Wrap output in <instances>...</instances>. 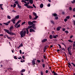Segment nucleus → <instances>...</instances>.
Listing matches in <instances>:
<instances>
[{"mask_svg": "<svg viewBox=\"0 0 75 75\" xmlns=\"http://www.w3.org/2000/svg\"><path fill=\"white\" fill-rule=\"evenodd\" d=\"M42 66H43V68H44V67H45V64H42Z\"/></svg>", "mask_w": 75, "mask_h": 75, "instance_id": "864d4df0", "label": "nucleus"}, {"mask_svg": "<svg viewBox=\"0 0 75 75\" xmlns=\"http://www.w3.org/2000/svg\"><path fill=\"white\" fill-rule=\"evenodd\" d=\"M23 44H21L18 47V48H20L21 47H23Z\"/></svg>", "mask_w": 75, "mask_h": 75, "instance_id": "412c9836", "label": "nucleus"}, {"mask_svg": "<svg viewBox=\"0 0 75 75\" xmlns=\"http://www.w3.org/2000/svg\"><path fill=\"white\" fill-rule=\"evenodd\" d=\"M60 28H61V26L57 27V31H59V30H60Z\"/></svg>", "mask_w": 75, "mask_h": 75, "instance_id": "2eb2a0df", "label": "nucleus"}, {"mask_svg": "<svg viewBox=\"0 0 75 75\" xmlns=\"http://www.w3.org/2000/svg\"><path fill=\"white\" fill-rule=\"evenodd\" d=\"M33 6L35 8H36V7L35 6V5H34V4H33Z\"/></svg>", "mask_w": 75, "mask_h": 75, "instance_id": "0e129e2a", "label": "nucleus"}, {"mask_svg": "<svg viewBox=\"0 0 75 75\" xmlns=\"http://www.w3.org/2000/svg\"><path fill=\"white\" fill-rule=\"evenodd\" d=\"M14 27L13 26H11V27L10 28L9 30L10 31H12V30H13V29Z\"/></svg>", "mask_w": 75, "mask_h": 75, "instance_id": "1a4fd4ad", "label": "nucleus"}, {"mask_svg": "<svg viewBox=\"0 0 75 75\" xmlns=\"http://www.w3.org/2000/svg\"><path fill=\"white\" fill-rule=\"evenodd\" d=\"M15 3L17 4H18V1H15Z\"/></svg>", "mask_w": 75, "mask_h": 75, "instance_id": "2f4dec72", "label": "nucleus"}, {"mask_svg": "<svg viewBox=\"0 0 75 75\" xmlns=\"http://www.w3.org/2000/svg\"><path fill=\"white\" fill-rule=\"evenodd\" d=\"M21 62H25V61L24 60H23V61H21Z\"/></svg>", "mask_w": 75, "mask_h": 75, "instance_id": "bf43d9fd", "label": "nucleus"}, {"mask_svg": "<svg viewBox=\"0 0 75 75\" xmlns=\"http://www.w3.org/2000/svg\"><path fill=\"white\" fill-rule=\"evenodd\" d=\"M38 17V16H35V17L34 18V20H36Z\"/></svg>", "mask_w": 75, "mask_h": 75, "instance_id": "c85d7f7f", "label": "nucleus"}, {"mask_svg": "<svg viewBox=\"0 0 75 75\" xmlns=\"http://www.w3.org/2000/svg\"><path fill=\"white\" fill-rule=\"evenodd\" d=\"M68 52L69 55H72V52H71V51H68Z\"/></svg>", "mask_w": 75, "mask_h": 75, "instance_id": "4be33fe9", "label": "nucleus"}, {"mask_svg": "<svg viewBox=\"0 0 75 75\" xmlns=\"http://www.w3.org/2000/svg\"><path fill=\"white\" fill-rule=\"evenodd\" d=\"M58 46H59V47L60 48H61V45H60L58 44Z\"/></svg>", "mask_w": 75, "mask_h": 75, "instance_id": "5fc2aeb1", "label": "nucleus"}, {"mask_svg": "<svg viewBox=\"0 0 75 75\" xmlns=\"http://www.w3.org/2000/svg\"><path fill=\"white\" fill-rule=\"evenodd\" d=\"M7 18L8 19H11V17L10 16L8 15L7 16Z\"/></svg>", "mask_w": 75, "mask_h": 75, "instance_id": "cd10ccee", "label": "nucleus"}, {"mask_svg": "<svg viewBox=\"0 0 75 75\" xmlns=\"http://www.w3.org/2000/svg\"><path fill=\"white\" fill-rule=\"evenodd\" d=\"M37 61L38 62H39V63H40V62H41V61H40V60H38Z\"/></svg>", "mask_w": 75, "mask_h": 75, "instance_id": "052dcab7", "label": "nucleus"}, {"mask_svg": "<svg viewBox=\"0 0 75 75\" xmlns=\"http://www.w3.org/2000/svg\"><path fill=\"white\" fill-rule=\"evenodd\" d=\"M22 58H23V59H25V56H22Z\"/></svg>", "mask_w": 75, "mask_h": 75, "instance_id": "e2e57ef3", "label": "nucleus"}, {"mask_svg": "<svg viewBox=\"0 0 75 75\" xmlns=\"http://www.w3.org/2000/svg\"><path fill=\"white\" fill-rule=\"evenodd\" d=\"M32 28H33L34 30H36V28L35 27V25L33 24L32 25Z\"/></svg>", "mask_w": 75, "mask_h": 75, "instance_id": "9d476101", "label": "nucleus"}, {"mask_svg": "<svg viewBox=\"0 0 75 75\" xmlns=\"http://www.w3.org/2000/svg\"><path fill=\"white\" fill-rule=\"evenodd\" d=\"M26 30V31L27 32V34H28V33H29V31H28V28H27Z\"/></svg>", "mask_w": 75, "mask_h": 75, "instance_id": "393cba45", "label": "nucleus"}, {"mask_svg": "<svg viewBox=\"0 0 75 75\" xmlns=\"http://www.w3.org/2000/svg\"><path fill=\"white\" fill-rule=\"evenodd\" d=\"M32 28V25L31 26H29L27 28L28 29H30V28Z\"/></svg>", "mask_w": 75, "mask_h": 75, "instance_id": "b1692460", "label": "nucleus"}, {"mask_svg": "<svg viewBox=\"0 0 75 75\" xmlns=\"http://www.w3.org/2000/svg\"><path fill=\"white\" fill-rule=\"evenodd\" d=\"M25 22L24 21L23 22L22 24H21V25H23V24H25Z\"/></svg>", "mask_w": 75, "mask_h": 75, "instance_id": "4c0bfd02", "label": "nucleus"}, {"mask_svg": "<svg viewBox=\"0 0 75 75\" xmlns=\"http://www.w3.org/2000/svg\"><path fill=\"white\" fill-rule=\"evenodd\" d=\"M43 7H44V5L42 4H41L40 5V8H42Z\"/></svg>", "mask_w": 75, "mask_h": 75, "instance_id": "9b49d317", "label": "nucleus"}, {"mask_svg": "<svg viewBox=\"0 0 75 75\" xmlns=\"http://www.w3.org/2000/svg\"><path fill=\"white\" fill-rule=\"evenodd\" d=\"M68 41L69 42H71V43L73 42V41H72L71 40H69Z\"/></svg>", "mask_w": 75, "mask_h": 75, "instance_id": "5701e85b", "label": "nucleus"}, {"mask_svg": "<svg viewBox=\"0 0 75 75\" xmlns=\"http://www.w3.org/2000/svg\"><path fill=\"white\" fill-rule=\"evenodd\" d=\"M15 18L17 20V19H18L19 18V15H17L15 17Z\"/></svg>", "mask_w": 75, "mask_h": 75, "instance_id": "ddd939ff", "label": "nucleus"}, {"mask_svg": "<svg viewBox=\"0 0 75 75\" xmlns=\"http://www.w3.org/2000/svg\"><path fill=\"white\" fill-rule=\"evenodd\" d=\"M58 37V35H56L53 36V38H57Z\"/></svg>", "mask_w": 75, "mask_h": 75, "instance_id": "f3484780", "label": "nucleus"}, {"mask_svg": "<svg viewBox=\"0 0 75 75\" xmlns=\"http://www.w3.org/2000/svg\"><path fill=\"white\" fill-rule=\"evenodd\" d=\"M49 37L50 39H52L53 38V37L52 36V35H50Z\"/></svg>", "mask_w": 75, "mask_h": 75, "instance_id": "6ab92c4d", "label": "nucleus"}, {"mask_svg": "<svg viewBox=\"0 0 75 75\" xmlns=\"http://www.w3.org/2000/svg\"><path fill=\"white\" fill-rule=\"evenodd\" d=\"M30 33H31V32H35V31L34 29L31 28L30 29Z\"/></svg>", "mask_w": 75, "mask_h": 75, "instance_id": "39448f33", "label": "nucleus"}, {"mask_svg": "<svg viewBox=\"0 0 75 75\" xmlns=\"http://www.w3.org/2000/svg\"><path fill=\"white\" fill-rule=\"evenodd\" d=\"M27 33V31L25 30H22L20 32V34L21 38H23V37L25 36V34Z\"/></svg>", "mask_w": 75, "mask_h": 75, "instance_id": "f257e3e1", "label": "nucleus"}, {"mask_svg": "<svg viewBox=\"0 0 75 75\" xmlns=\"http://www.w3.org/2000/svg\"><path fill=\"white\" fill-rule=\"evenodd\" d=\"M70 18V16H67L66 17V18H67V19H69Z\"/></svg>", "mask_w": 75, "mask_h": 75, "instance_id": "a19ab883", "label": "nucleus"}, {"mask_svg": "<svg viewBox=\"0 0 75 75\" xmlns=\"http://www.w3.org/2000/svg\"><path fill=\"white\" fill-rule=\"evenodd\" d=\"M18 8H21V6L19 4H18Z\"/></svg>", "mask_w": 75, "mask_h": 75, "instance_id": "72a5a7b5", "label": "nucleus"}, {"mask_svg": "<svg viewBox=\"0 0 75 75\" xmlns=\"http://www.w3.org/2000/svg\"><path fill=\"white\" fill-rule=\"evenodd\" d=\"M28 23V25H33V22H31L30 21H29Z\"/></svg>", "mask_w": 75, "mask_h": 75, "instance_id": "0eeeda50", "label": "nucleus"}, {"mask_svg": "<svg viewBox=\"0 0 75 75\" xmlns=\"http://www.w3.org/2000/svg\"><path fill=\"white\" fill-rule=\"evenodd\" d=\"M24 6H26L28 8H33V7L31 6L30 5H28V4H24Z\"/></svg>", "mask_w": 75, "mask_h": 75, "instance_id": "f03ea898", "label": "nucleus"}, {"mask_svg": "<svg viewBox=\"0 0 75 75\" xmlns=\"http://www.w3.org/2000/svg\"><path fill=\"white\" fill-rule=\"evenodd\" d=\"M11 21L13 22V24H16V19L15 18H13L12 19V20H11Z\"/></svg>", "mask_w": 75, "mask_h": 75, "instance_id": "7ed1b4c3", "label": "nucleus"}, {"mask_svg": "<svg viewBox=\"0 0 75 75\" xmlns=\"http://www.w3.org/2000/svg\"><path fill=\"white\" fill-rule=\"evenodd\" d=\"M71 64H72L73 65V66H74V67H75V64H74L73 63H71Z\"/></svg>", "mask_w": 75, "mask_h": 75, "instance_id": "49530a36", "label": "nucleus"}, {"mask_svg": "<svg viewBox=\"0 0 75 75\" xmlns=\"http://www.w3.org/2000/svg\"><path fill=\"white\" fill-rule=\"evenodd\" d=\"M74 37V36H73V35H71L70 37V38H73V37Z\"/></svg>", "mask_w": 75, "mask_h": 75, "instance_id": "6e6d98bb", "label": "nucleus"}, {"mask_svg": "<svg viewBox=\"0 0 75 75\" xmlns=\"http://www.w3.org/2000/svg\"><path fill=\"white\" fill-rule=\"evenodd\" d=\"M73 47H75V42H74V44L73 45Z\"/></svg>", "mask_w": 75, "mask_h": 75, "instance_id": "473e14b6", "label": "nucleus"}, {"mask_svg": "<svg viewBox=\"0 0 75 75\" xmlns=\"http://www.w3.org/2000/svg\"><path fill=\"white\" fill-rule=\"evenodd\" d=\"M65 33H69V32H68V31L67 30L65 31Z\"/></svg>", "mask_w": 75, "mask_h": 75, "instance_id": "603ef678", "label": "nucleus"}, {"mask_svg": "<svg viewBox=\"0 0 75 75\" xmlns=\"http://www.w3.org/2000/svg\"><path fill=\"white\" fill-rule=\"evenodd\" d=\"M7 37L8 39H10V37H9L8 36H7Z\"/></svg>", "mask_w": 75, "mask_h": 75, "instance_id": "680f3d73", "label": "nucleus"}, {"mask_svg": "<svg viewBox=\"0 0 75 75\" xmlns=\"http://www.w3.org/2000/svg\"><path fill=\"white\" fill-rule=\"evenodd\" d=\"M20 27V24H18L16 28H18V27Z\"/></svg>", "mask_w": 75, "mask_h": 75, "instance_id": "f704fd0d", "label": "nucleus"}, {"mask_svg": "<svg viewBox=\"0 0 75 75\" xmlns=\"http://www.w3.org/2000/svg\"><path fill=\"white\" fill-rule=\"evenodd\" d=\"M22 2H24V3H27V2H26V1H25L24 0L22 1Z\"/></svg>", "mask_w": 75, "mask_h": 75, "instance_id": "37998d69", "label": "nucleus"}, {"mask_svg": "<svg viewBox=\"0 0 75 75\" xmlns=\"http://www.w3.org/2000/svg\"><path fill=\"white\" fill-rule=\"evenodd\" d=\"M53 16H57V14L56 13H53L52 14Z\"/></svg>", "mask_w": 75, "mask_h": 75, "instance_id": "a878e982", "label": "nucleus"}, {"mask_svg": "<svg viewBox=\"0 0 75 75\" xmlns=\"http://www.w3.org/2000/svg\"><path fill=\"white\" fill-rule=\"evenodd\" d=\"M73 11H75V8H73Z\"/></svg>", "mask_w": 75, "mask_h": 75, "instance_id": "69168bd1", "label": "nucleus"}, {"mask_svg": "<svg viewBox=\"0 0 75 75\" xmlns=\"http://www.w3.org/2000/svg\"><path fill=\"white\" fill-rule=\"evenodd\" d=\"M10 22H11V21H8L7 23H8V24H9V23H10Z\"/></svg>", "mask_w": 75, "mask_h": 75, "instance_id": "13d9d810", "label": "nucleus"}, {"mask_svg": "<svg viewBox=\"0 0 75 75\" xmlns=\"http://www.w3.org/2000/svg\"><path fill=\"white\" fill-rule=\"evenodd\" d=\"M29 2L30 4L33 3V0H29Z\"/></svg>", "mask_w": 75, "mask_h": 75, "instance_id": "dca6fc26", "label": "nucleus"}, {"mask_svg": "<svg viewBox=\"0 0 75 75\" xmlns=\"http://www.w3.org/2000/svg\"><path fill=\"white\" fill-rule=\"evenodd\" d=\"M4 31H6V33H8H8H9V30L6 29H4Z\"/></svg>", "mask_w": 75, "mask_h": 75, "instance_id": "4468645a", "label": "nucleus"}, {"mask_svg": "<svg viewBox=\"0 0 75 75\" xmlns=\"http://www.w3.org/2000/svg\"><path fill=\"white\" fill-rule=\"evenodd\" d=\"M36 22H37V21H32V23H36Z\"/></svg>", "mask_w": 75, "mask_h": 75, "instance_id": "09e8293b", "label": "nucleus"}, {"mask_svg": "<svg viewBox=\"0 0 75 75\" xmlns=\"http://www.w3.org/2000/svg\"><path fill=\"white\" fill-rule=\"evenodd\" d=\"M16 7V4H13V8H14V7Z\"/></svg>", "mask_w": 75, "mask_h": 75, "instance_id": "c03bdc74", "label": "nucleus"}, {"mask_svg": "<svg viewBox=\"0 0 75 75\" xmlns=\"http://www.w3.org/2000/svg\"><path fill=\"white\" fill-rule=\"evenodd\" d=\"M68 64L69 66H70L71 67H72V66H71V63L69 62L68 63Z\"/></svg>", "mask_w": 75, "mask_h": 75, "instance_id": "ea45409f", "label": "nucleus"}, {"mask_svg": "<svg viewBox=\"0 0 75 75\" xmlns=\"http://www.w3.org/2000/svg\"><path fill=\"white\" fill-rule=\"evenodd\" d=\"M21 21V20H19L17 22V23H16V24H15L16 25H15V27H16V26H17V25H18V24L19 23H20V22Z\"/></svg>", "mask_w": 75, "mask_h": 75, "instance_id": "423d86ee", "label": "nucleus"}, {"mask_svg": "<svg viewBox=\"0 0 75 75\" xmlns=\"http://www.w3.org/2000/svg\"><path fill=\"white\" fill-rule=\"evenodd\" d=\"M12 12H13V13H16V11H15V10H13L12 11Z\"/></svg>", "mask_w": 75, "mask_h": 75, "instance_id": "a18cd8bd", "label": "nucleus"}, {"mask_svg": "<svg viewBox=\"0 0 75 75\" xmlns=\"http://www.w3.org/2000/svg\"><path fill=\"white\" fill-rule=\"evenodd\" d=\"M25 70L24 69H22L21 72H25Z\"/></svg>", "mask_w": 75, "mask_h": 75, "instance_id": "bb28decb", "label": "nucleus"}, {"mask_svg": "<svg viewBox=\"0 0 75 75\" xmlns=\"http://www.w3.org/2000/svg\"><path fill=\"white\" fill-rule=\"evenodd\" d=\"M33 15H34V16H37V14L36 13H35V12H34L33 13Z\"/></svg>", "mask_w": 75, "mask_h": 75, "instance_id": "7c9ffc66", "label": "nucleus"}, {"mask_svg": "<svg viewBox=\"0 0 75 75\" xmlns=\"http://www.w3.org/2000/svg\"><path fill=\"white\" fill-rule=\"evenodd\" d=\"M20 52L21 54H22V52L21 51V50H20Z\"/></svg>", "mask_w": 75, "mask_h": 75, "instance_id": "4d7b16f0", "label": "nucleus"}, {"mask_svg": "<svg viewBox=\"0 0 75 75\" xmlns=\"http://www.w3.org/2000/svg\"><path fill=\"white\" fill-rule=\"evenodd\" d=\"M67 20H68V19L67 18H65L64 19V21L65 22H66V21H67Z\"/></svg>", "mask_w": 75, "mask_h": 75, "instance_id": "79ce46f5", "label": "nucleus"}, {"mask_svg": "<svg viewBox=\"0 0 75 75\" xmlns=\"http://www.w3.org/2000/svg\"><path fill=\"white\" fill-rule=\"evenodd\" d=\"M72 49V46L70 45L69 46V47L68 49V51H71V50Z\"/></svg>", "mask_w": 75, "mask_h": 75, "instance_id": "20e7f679", "label": "nucleus"}, {"mask_svg": "<svg viewBox=\"0 0 75 75\" xmlns=\"http://www.w3.org/2000/svg\"><path fill=\"white\" fill-rule=\"evenodd\" d=\"M73 1H71V3L72 4H74L75 3V0H73Z\"/></svg>", "mask_w": 75, "mask_h": 75, "instance_id": "c756f323", "label": "nucleus"}, {"mask_svg": "<svg viewBox=\"0 0 75 75\" xmlns=\"http://www.w3.org/2000/svg\"><path fill=\"white\" fill-rule=\"evenodd\" d=\"M47 41V39H43V40H42V42H45V41Z\"/></svg>", "mask_w": 75, "mask_h": 75, "instance_id": "f8f14e48", "label": "nucleus"}, {"mask_svg": "<svg viewBox=\"0 0 75 75\" xmlns=\"http://www.w3.org/2000/svg\"><path fill=\"white\" fill-rule=\"evenodd\" d=\"M29 18L30 19V20H31V19H32V17L31 16L29 15Z\"/></svg>", "mask_w": 75, "mask_h": 75, "instance_id": "e433bc0d", "label": "nucleus"}, {"mask_svg": "<svg viewBox=\"0 0 75 75\" xmlns=\"http://www.w3.org/2000/svg\"><path fill=\"white\" fill-rule=\"evenodd\" d=\"M3 5V4H0V7L2 9V10H4V9L2 8V6Z\"/></svg>", "mask_w": 75, "mask_h": 75, "instance_id": "aec40b11", "label": "nucleus"}, {"mask_svg": "<svg viewBox=\"0 0 75 75\" xmlns=\"http://www.w3.org/2000/svg\"><path fill=\"white\" fill-rule=\"evenodd\" d=\"M35 60H36V59H34L32 61V64H33V65H35Z\"/></svg>", "mask_w": 75, "mask_h": 75, "instance_id": "6e6552de", "label": "nucleus"}, {"mask_svg": "<svg viewBox=\"0 0 75 75\" xmlns=\"http://www.w3.org/2000/svg\"><path fill=\"white\" fill-rule=\"evenodd\" d=\"M51 6V4H49L47 5V6L48 7H50Z\"/></svg>", "mask_w": 75, "mask_h": 75, "instance_id": "de8ad7c7", "label": "nucleus"}, {"mask_svg": "<svg viewBox=\"0 0 75 75\" xmlns=\"http://www.w3.org/2000/svg\"><path fill=\"white\" fill-rule=\"evenodd\" d=\"M0 36H3V34H0Z\"/></svg>", "mask_w": 75, "mask_h": 75, "instance_id": "774afa93", "label": "nucleus"}, {"mask_svg": "<svg viewBox=\"0 0 75 75\" xmlns=\"http://www.w3.org/2000/svg\"><path fill=\"white\" fill-rule=\"evenodd\" d=\"M14 59H17V57H16V56H15L14 57Z\"/></svg>", "mask_w": 75, "mask_h": 75, "instance_id": "8fccbe9b", "label": "nucleus"}, {"mask_svg": "<svg viewBox=\"0 0 75 75\" xmlns=\"http://www.w3.org/2000/svg\"><path fill=\"white\" fill-rule=\"evenodd\" d=\"M55 19L56 20H58V17H55Z\"/></svg>", "mask_w": 75, "mask_h": 75, "instance_id": "3c124183", "label": "nucleus"}, {"mask_svg": "<svg viewBox=\"0 0 75 75\" xmlns=\"http://www.w3.org/2000/svg\"><path fill=\"white\" fill-rule=\"evenodd\" d=\"M4 24L6 25H8V24L7 23H4Z\"/></svg>", "mask_w": 75, "mask_h": 75, "instance_id": "c9c22d12", "label": "nucleus"}, {"mask_svg": "<svg viewBox=\"0 0 75 75\" xmlns=\"http://www.w3.org/2000/svg\"><path fill=\"white\" fill-rule=\"evenodd\" d=\"M69 9L70 10H72V8L71 7H70Z\"/></svg>", "mask_w": 75, "mask_h": 75, "instance_id": "58836bf2", "label": "nucleus"}, {"mask_svg": "<svg viewBox=\"0 0 75 75\" xmlns=\"http://www.w3.org/2000/svg\"><path fill=\"white\" fill-rule=\"evenodd\" d=\"M54 75H57L58 74L56 73H54Z\"/></svg>", "mask_w": 75, "mask_h": 75, "instance_id": "338daca9", "label": "nucleus"}, {"mask_svg": "<svg viewBox=\"0 0 75 75\" xmlns=\"http://www.w3.org/2000/svg\"><path fill=\"white\" fill-rule=\"evenodd\" d=\"M8 34H10V35H14V34L13 33L10 32H9Z\"/></svg>", "mask_w": 75, "mask_h": 75, "instance_id": "a211bd4d", "label": "nucleus"}]
</instances>
